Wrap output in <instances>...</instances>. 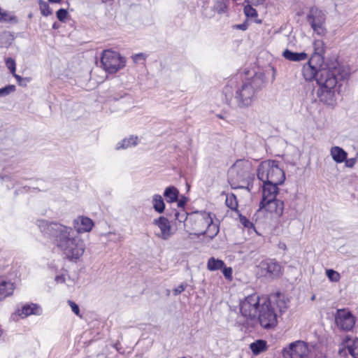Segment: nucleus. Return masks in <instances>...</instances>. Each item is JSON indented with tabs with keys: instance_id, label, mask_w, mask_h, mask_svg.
<instances>
[{
	"instance_id": "obj_1",
	"label": "nucleus",
	"mask_w": 358,
	"mask_h": 358,
	"mask_svg": "<svg viewBox=\"0 0 358 358\" xmlns=\"http://www.w3.org/2000/svg\"><path fill=\"white\" fill-rule=\"evenodd\" d=\"M302 73L306 80H315L320 88L317 95L320 101L331 106L335 101V92L339 91L343 82L347 80L350 71L338 62L323 64L310 57L302 69Z\"/></svg>"
},
{
	"instance_id": "obj_2",
	"label": "nucleus",
	"mask_w": 358,
	"mask_h": 358,
	"mask_svg": "<svg viewBox=\"0 0 358 358\" xmlns=\"http://www.w3.org/2000/svg\"><path fill=\"white\" fill-rule=\"evenodd\" d=\"M38 226L68 260L76 262L83 256L85 243L72 227L45 220H38Z\"/></svg>"
},
{
	"instance_id": "obj_3",
	"label": "nucleus",
	"mask_w": 358,
	"mask_h": 358,
	"mask_svg": "<svg viewBox=\"0 0 358 358\" xmlns=\"http://www.w3.org/2000/svg\"><path fill=\"white\" fill-rule=\"evenodd\" d=\"M262 83L263 81L259 77L255 76L238 87L237 78H232L223 87L222 99L230 106L234 101L238 108H248L257 99V94L262 89Z\"/></svg>"
},
{
	"instance_id": "obj_4",
	"label": "nucleus",
	"mask_w": 358,
	"mask_h": 358,
	"mask_svg": "<svg viewBox=\"0 0 358 358\" xmlns=\"http://www.w3.org/2000/svg\"><path fill=\"white\" fill-rule=\"evenodd\" d=\"M257 176L262 182L281 185L285 180V174L279 166V162L275 160H266L258 166Z\"/></svg>"
},
{
	"instance_id": "obj_5",
	"label": "nucleus",
	"mask_w": 358,
	"mask_h": 358,
	"mask_svg": "<svg viewBox=\"0 0 358 358\" xmlns=\"http://www.w3.org/2000/svg\"><path fill=\"white\" fill-rule=\"evenodd\" d=\"M263 300H267L265 298H260L257 293L250 294L241 300L239 303V309L241 315L247 320H253L256 319L257 314L262 308Z\"/></svg>"
},
{
	"instance_id": "obj_6",
	"label": "nucleus",
	"mask_w": 358,
	"mask_h": 358,
	"mask_svg": "<svg viewBox=\"0 0 358 358\" xmlns=\"http://www.w3.org/2000/svg\"><path fill=\"white\" fill-rule=\"evenodd\" d=\"M251 165L248 161L237 160L228 171V180L231 185L239 187V183L245 182L250 177Z\"/></svg>"
},
{
	"instance_id": "obj_7",
	"label": "nucleus",
	"mask_w": 358,
	"mask_h": 358,
	"mask_svg": "<svg viewBox=\"0 0 358 358\" xmlns=\"http://www.w3.org/2000/svg\"><path fill=\"white\" fill-rule=\"evenodd\" d=\"M101 63L108 73H114L125 66L124 59L118 52L110 50L103 52Z\"/></svg>"
},
{
	"instance_id": "obj_8",
	"label": "nucleus",
	"mask_w": 358,
	"mask_h": 358,
	"mask_svg": "<svg viewBox=\"0 0 358 358\" xmlns=\"http://www.w3.org/2000/svg\"><path fill=\"white\" fill-rule=\"evenodd\" d=\"M258 320L264 329H269L277 325V315L271 306L270 301L263 300L262 308L258 313Z\"/></svg>"
},
{
	"instance_id": "obj_9",
	"label": "nucleus",
	"mask_w": 358,
	"mask_h": 358,
	"mask_svg": "<svg viewBox=\"0 0 358 358\" xmlns=\"http://www.w3.org/2000/svg\"><path fill=\"white\" fill-rule=\"evenodd\" d=\"M306 19L315 33L319 36H323L326 34L327 29L324 26L326 16L321 10L317 8H311Z\"/></svg>"
},
{
	"instance_id": "obj_10",
	"label": "nucleus",
	"mask_w": 358,
	"mask_h": 358,
	"mask_svg": "<svg viewBox=\"0 0 358 358\" xmlns=\"http://www.w3.org/2000/svg\"><path fill=\"white\" fill-rule=\"evenodd\" d=\"M210 215L211 213L206 211H196L189 215L188 223L194 231V235L198 238L202 236L201 232L204 231Z\"/></svg>"
},
{
	"instance_id": "obj_11",
	"label": "nucleus",
	"mask_w": 358,
	"mask_h": 358,
	"mask_svg": "<svg viewBox=\"0 0 358 358\" xmlns=\"http://www.w3.org/2000/svg\"><path fill=\"white\" fill-rule=\"evenodd\" d=\"M308 354L306 343L301 341L292 343L288 348L283 349L282 355L285 358H303Z\"/></svg>"
},
{
	"instance_id": "obj_12",
	"label": "nucleus",
	"mask_w": 358,
	"mask_h": 358,
	"mask_svg": "<svg viewBox=\"0 0 358 358\" xmlns=\"http://www.w3.org/2000/svg\"><path fill=\"white\" fill-rule=\"evenodd\" d=\"M335 321L339 329L345 331H350L355 324V317L345 309H339L335 315Z\"/></svg>"
},
{
	"instance_id": "obj_13",
	"label": "nucleus",
	"mask_w": 358,
	"mask_h": 358,
	"mask_svg": "<svg viewBox=\"0 0 358 358\" xmlns=\"http://www.w3.org/2000/svg\"><path fill=\"white\" fill-rule=\"evenodd\" d=\"M259 210H264L268 213H274L278 217H280L283 213L284 203L278 199L261 201L259 203Z\"/></svg>"
},
{
	"instance_id": "obj_14",
	"label": "nucleus",
	"mask_w": 358,
	"mask_h": 358,
	"mask_svg": "<svg viewBox=\"0 0 358 358\" xmlns=\"http://www.w3.org/2000/svg\"><path fill=\"white\" fill-rule=\"evenodd\" d=\"M153 224L160 229V234H157V236L162 239L165 241L168 240L173 234L171 231L170 222L166 217L161 216L157 219H155L153 220Z\"/></svg>"
},
{
	"instance_id": "obj_15",
	"label": "nucleus",
	"mask_w": 358,
	"mask_h": 358,
	"mask_svg": "<svg viewBox=\"0 0 358 358\" xmlns=\"http://www.w3.org/2000/svg\"><path fill=\"white\" fill-rule=\"evenodd\" d=\"M260 266L269 277H278L281 273L282 266L275 259H266L261 262Z\"/></svg>"
},
{
	"instance_id": "obj_16",
	"label": "nucleus",
	"mask_w": 358,
	"mask_h": 358,
	"mask_svg": "<svg viewBox=\"0 0 358 358\" xmlns=\"http://www.w3.org/2000/svg\"><path fill=\"white\" fill-rule=\"evenodd\" d=\"M73 227L76 233L78 234L88 232L92 230L94 222L87 217L80 216L73 220Z\"/></svg>"
},
{
	"instance_id": "obj_17",
	"label": "nucleus",
	"mask_w": 358,
	"mask_h": 358,
	"mask_svg": "<svg viewBox=\"0 0 358 358\" xmlns=\"http://www.w3.org/2000/svg\"><path fill=\"white\" fill-rule=\"evenodd\" d=\"M215 217V215L211 213L204 231L201 232L202 236L206 234L210 239H213L220 231L219 221L214 222L213 218Z\"/></svg>"
},
{
	"instance_id": "obj_18",
	"label": "nucleus",
	"mask_w": 358,
	"mask_h": 358,
	"mask_svg": "<svg viewBox=\"0 0 358 358\" xmlns=\"http://www.w3.org/2000/svg\"><path fill=\"white\" fill-rule=\"evenodd\" d=\"M17 313L22 317L31 315H40L42 314V308L36 303L25 304L17 310Z\"/></svg>"
},
{
	"instance_id": "obj_19",
	"label": "nucleus",
	"mask_w": 358,
	"mask_h": 358,
	"mask_svg": "<svg viewBox=\"0 0 358 358\" xmlns=\"http://www.w3.org/2000/svg\"><path fill=\"white\" fill-rule=\"evenodd\" d=\"M278 185L273 183L263 182L262 201L276 199L278 192Z\"/></svg>"
},
{
	"instance_id": "obj_20",
	"label": "nucleus",
	"mask_w": 358,
	"mask_h": 358,
	"mask_svg": "<svg viewBox=\"0 0 358 358\" xmlns=\"http://www.w3.org/2000/svg\"><path fill=\"white\" fill-rule=\"evenodd\" d=\"M14 289V284L10 280H7L3 276H0V301L10 296L13 293Z\"/></svg>"
},
{
	"instance_id": "obj_21",
	"label": "nucleus",
	"mask_w": 358,
	"mask_h": 358,
	"mask_svg": "<svg viewBox=\"0 0 358 358\" xmlns=\"http://www.w3.org/2000/svg\"><path fill=\"white\" fill-rule=\"evenodd\" d=\"M330 155L333 160L338 164L344 162L348 157V153L339 146L331 147Z\"/></svg>"
},
{
	"instance_id": "obj_22",
	"label": "nucleus",
	"mask_w": 358,
	"mask_h": 358,
	"mask_svg": "<svg viewBox=\"0 0 358 358\" xmlns=\"http://www.w3.org/2000/svg\"><path fill=\"white\" fill-rule=\"evenodd\" d=\"M314 54L311 57H315V60L318 62H323L322 55L325 52L324 43L322 40H315L313 42Z\"/></svg>"
},
{
	"instance_id": "obj_23",
	"label": "nucleus",
	"mask_w": 358,
	"mask_h": 358,
	"mask_svg": "<svg viewBox=\"0 0 358 358\" xmlns=\"http://www.w3.org/2000/svg\"><path fill=\"white\" fill-rule=\"evenodd\" d=\"M282 56L289 61L301 62L308 58V55L304 52H294L288 49L284 50Z\"/></svg>"
},
{
	"instance_id": "obj_24",
	"label": "nucleus",
	"mask_w": 358,
	"mask_h": 358,
	"mask_svg": "<svg viewBox=\"0 0 358 358\" xmlns=\"http://www.w3.org/2000/svg\"><path fill=\"white\" fill-rule=\"evenodd\" d=\"M179 194L178 189L174 186L167 187L164 192V196L167 203L176 202Z\"/></svg>"
},
{
	"instance_id": "obj_25",
	"label": "nucleus",
	"mask_w": 358,
	"mask_h": 358,
	"mask_svg": "<svg viewBox=\"0 0 358 358\" xmlns=\"http://www.w3.org/2000/svg\"><path fill=\"white\" fill-rule=\"evenodd\" d=\"M138 144V136L131 135L128 138H124L116 145V150L127 149Z\"/></svg>"
},
{
	"instance_id": "obj_26",
	"label": "nucleus",
	"mask_w": 358,
	"mask_h": 358,
	"mask_svg": "<svg viewBox=\"0 0 358 358\" xmlns=\"http://www.w3.org/2000/svg\"><path fill=\"white\" fill-rule=\"evenodd\" d=\"M173 217L175 220V224H177V222L178 223H184L185 227L187 226L189 215L185 211V209H178L173 210Z\"/></svg>"
},
{
	"instance_id": "obj_27",
	"label": "nucleus",
	"mask_w": 358,
	"mask_h": 358,
	"mask_svg": "<svg viewBox=\"0 0 358 358\" xmlns=\"http://www.w3.org/2000/svg\"><path fill=\"white\" fill-rule=\"evenodd\" d=\"M250 350L252 353L255 355H259L260 353L267 350V343L264 340H257L250 345Z\"/></svg>"
},
{
	"instance_id": "obj_28",
	"label": "nucleus",
	"mask_w": 358,
	"mask_h": 358,
	"mask_svg": "<svg viewBox=\"0 0 358 358\" xmlns=\"http://www.w3.org/2000/svg\"><path fill=\"white\" fill-rule=\"evenodd\" d=\"M229 0H215L213 10L219 15L225 14L228 12Z\"/></svg>"
},
{
	"instance_id": "obj_29",
	"label": "nucleus",
	"mask_w": 358,
	"mask_h": 358,
	"mask_svg": "<svg viewBox=\"0 0 358 358\" xmlns=\"http://www.w3.org/2000/svg\"><path fill=\"white\" fill-rule=\"evenodd\" d=\"M152 203L153 208L158 213H162L165 210V203L160 194H155L152 196Z\"/></svg>"
},
{
	"instance_id": "obj_30",
	"label": "nucleus",
	"mask_w": 358,
	"mask_h": 358,
	"mask_svg": "<svg viewBox=\"0 0 358 358\" xmlns=\"http://www.w3.org/2000/svg\"><path fill=\"white\" fill-rule=\"evenodd\" d=\"M14 40L13 36L9 31H2L0 33V48H8Z\"/></svg>"
},
{
	"instance_id": "obj_31",
	"label": "nucleus",
	"mask_w": 358,
	"mask_h": 358,
	"mask_svg": "<svg viewBox=\"0 0 358 358\" xmlns=\"http://www.w3.org/2000/svg\"><path fill=\"white\" fill-rule=\"evenodd\" d=\"M224 266V262L222 260L210 257L208 260L207 268L209 271H217L222 269Z\"/></svg>"
},
{
	"instance_id": "obj_32",
	"label": "nucleus",
	"mask_w": 358,
	"mask_h": 358,
	"mask_svg": "<svg viewBox=\"0 0 358 358\" xmlns=\"http://www.w3.org/2000/svg\"><path fill=\"white\" fill-rule=\"evenodd\" d=\"M225 204L231 210L238 213V201L236 196L234 194L230 193L227 194Z\"/></svg>"
},
{
	"instance_id": "obj_33",
	"label": "nucleus",
	"mask_w": 358,
	"mask_h": 358,
	"mask_svg": "<svg viewBox=\"0 0 358 358\" xmlns=\"http://www.w3.org/2000/svg\"><path fill=\"white\" fill-rule=\"evenodd\" d=\"M348 351L353 358H358V338L348 345Z\"/></svg>"
},
{
	"instance_id": "obj_34",
	"label": "nucleus",
	"mask_w": 358,
	"mask_h": 358,
	"mask_svg": "<svg viewBox=\"0 0 358 358\" xmlns=\"http://www.w3.org/2000/svg\"><path fill=\"white\" fill-rule=\"evenodd\" d=\"M38 5L41 13L43 15L48 16L52 14V11L50 8L49 4L46 1L43 0H39Z\"/></svg>"
},
{
	"instance_id": "obj_35",
	"label": "nucleus",
	"mask_w": 358,
	"mask_h": 358,
	"mask_svg": "<svg viewBox=\"0 0 358 358\" xmlns=\"http://www.w3.org/2000/svg\"><path fill=\"white\" fill-rule=\"evenodd\" d=\"M0 21H3L5 22H10L12 21H16L15 17L14 15H10L9 13L3 11L0 8Z\"/></svg>"
},
{
	"instance_id": "obj_36",
	"label": "nucleus",
	"mask_w": 358,
	"mask_h": 358,
	"mask_svg": "<svg viewBox=\"0 0 358 358\" xmlns=\"http://www.w3.org/2000/svg\"><path fill=\"white\" fill-rule=\"evenodd\" d=\"M15 86L14 85H8L4 87L0 88V97L6 96L10 93L15 91Z\"/></svg>"
},
{
	"instance_id": "obj_37",
	"label": "nucleus",
	"mask_w": 358,
	"mask_h": 358,
	"mask_svg": "<svg viewBox=\"0 0 358 358\" xmlns=\"http://www.w3.org/2000/svg\"><path fill=\"white\" fill-rule=\"evenodd\" d=\"M326 274L328 278L332 282H338L340 280V274L333 269L327 270Z\"/></svg>"
},
{
	"instance_id": "obj_38",
	"label": "nucleus",
	"mask_w": 358,
	"mask_h": 358,
	"mask_svg": "<svg viewBox=\"0 0 358 358\" xmlns=\"http://www.w3.org/2000/svg\"><path fill=\"white\" fill-rule=\"evenodd\" d=\"M244 13L248 17H255L257 16V10L250 4L245 6Z\"/></svg>"
},
{
	"instance_id": "obj_39",
	"label": "nucleus",
	"mask_w": 358,
	"mask_h": 358,
	"mask_svg": "<svg viewBox=\"0 0 358 358\" xmlns=\"http://www.w3.org/2000/svg\"><path fill=\"white\" fill-rule=\"evenodd\" d=\"M239 220L241 224L245 228L252 229L255 228L252 222H251L245 216L239 214Z\"/></svg>"
},
{
	"instance_id": "obj_40",
	"label": "nucleus",
	"mask_w": 358,
	"mask_h": 358,
	"mask_svg": "<svg viewBox=\"0 0 358 358\" xmlns=\"http://www.w3.org/2000/svg\"><path fill=\"white\" fill-rule=\"evenodd\" d=\"M6 64L7 68L10 70V73L13 76L15 74L16 64L13 59L9 57L6 60Z\"/></svg>"
},
{
	"instance_id": "obj_41",
	"label": "nucleus",
	"mask_w": 358,
	"mask_h": 358,
	"mask_svg": "<svg viewBox=\"0 0 358 358\" xmlns=\"http://www.w3.org/2000/svg\"><path fill=\"white\" fill-rule=\"evenodd\" d=\"M13 76L16 79L17 84L22 87H26L27 83L31 80L29 78H22L16 73L14 74Z\"/></svg>"
},
{
	"instance_id": "obj_42",
	"label": "nucleus",
	"mask_w": 358,
	"mask_h": 358,
	"mask_svg": "<svg viewBox=\"0 0 358 358\" xmlns=\"http://www.w3.org/2000/svg\"><path fill=\"white\" fill-rule=\"evenodd\" d=\"M57 17L60 22H64L67 15L68 11L64 8H60L57 11Z\"/></svg>"
},
{
	"instance_id": "obj_43",
	"label": "nucleus",
	"mask_w": 358,
	"mask_h": 358,
	"mask_svg": "<svg viewBox=\"0 0 358 358\" xmlns=\"http://www.w3.org/2000/svg\"><path fill=\"white\" fill-rule=\"evenodd\" d=\"M188 201V199L182 195L180 197L178 196V207L180 208V209H185V206L186 205L187 202Z\"/></svg>"
},
{
	"instance_id": "obj_44",
	"label": "nucleus",
	"mask_w": 358,
	"mask_h": 358,
	"mask_svg": "<svg viewBox=\"0 0 358 358\" xmlns=\"http://www.w3.org/2000/svg\"><path fill=\"white\" fill-rule=\"evenodd\" d=\"M187 283L182 282L180 285H179L177 287H176L173 289V294L175 296H177L180 294H181L187 287Z\"/></svg>"
},
{
	"instance_id": "obj_45",
	"label": "nucleus",
	"mask_w": 358,
	"mask_h": 358,
	"mask_svg": "<svg viewBox=\"0 0 358 358\" xmlns=\"http://www.w3.org/2000/svg\"><path fill=\"white\" fill-rule=\"evenodd\" d=\"M69 305L71 308L72 311L78 316H80V308L77 303L72 301H68Z\"/></svg>"
},
{
	"instance_id": "obj_46",
	"label": "nucleus",
	"mask_w": 358,
	"mask_h": 358,
	"mask_svg": "<svg viewBox=\"0 0 358 358\" xmlns=\"http://www.w3.org/2000/svg\"><path fill=\"white\" fill-rule=\"evenodd\" d=\"M222 273L227 279H231L232 278V269L231 267H226L225 265L222 268Z\"/></svg>"
},
{
	"instance_id": "obj_47",
	"label": "nucleus",
	"mask_w": 358,
	"mask_h": 358,
	"mask_svg": "<svg viewBox=\"0 0 358 358\" xmlns=\"http://www.w3.org/2000/svg\"><path fill=\"white\" fill-rule=\"evenodd\" d=\"M356 158H350V159H347L344 161L345 162V166L348 167V168H352L354 167L355 163H356Z\"/></svg>"
},
{
	"instance_id": "obj_48",
	"label": "nucleus",
	"mask_w": 358,
	"mask_h": 358,
	"mask_svg": "<svg viewBox=\"0 0 358 358\" xmlns=\"http://www.w3.org/2000/svg\"><path fill=\"white\" fill-rule=\"evenodd\" d=\"M132 59L135 63H138L141 60H145V57L143 53H138L132 56Z\"/></svg>"
},
{
	"instance_id": "obj_49",
	"label": "nucleus",
	"mask_w": 358,
	"mask_h": 358,
	"mask_svg": "<svg viewBox=\"0 0 358 358\" xmlns=\"http://www.w3.org/2000/svg\"><path fill=\"white\" fill-rule=\"evenodd\" d=\"M9 267L8 264H6L5 260L0 259V273H3V271Z\"/></svg>"
},
{
	"instance_id": "obj_50",
	"label": "nucleus",
	"mask_w": 358,
	"mask_h": 358,
	"mask_svg": "<svg viewBox=\"0 0 358 358\" xmlns=\"http://www.w3.org/2000/svg\"><path fill=\"white\" fill-rule=\"evenodd\" d=\"M248 3L253 6H259L263 4L265 0H246Z\"/></svg>"
},
{
	"instance_id": "obj_51",
	"label": "nucleus",
	"mask_w": 358,
	"mask_h": 358,
	"mask_svg": "<svg viewBox=\"0 0 358 358\" xmlns=\"http://www.w3.org/2000/svg\"><path fill=\"white\" fill-rule=\"evenodd\" d=\"M55 280L57 283H64L65 282V277L64 275H58L55 276Z\"/></svg>"
},
{
	"instance_id": "obj_52",
	"label": "nucleus",
	"mask_w": 358,
	"mask_h": 358,
	"mask_svg": "<svg viewBox=\"0 0 358 358\" xmlns=\"http://www.w3.org/2000/svg\"><path fill=\"white\" fill-rule=\"evenodd\" d=\"M280 304L278 305V306L280 308V311L281 313L285 312V310H287V306H286L285 302L280 301Z\"/></svg>"
},
{
	"instance_id": "obj_53",
	"label": "nucleus",
	"mask_w": 358,
	"mask_h": 358,
	"mask_svg": "<svg viewBox=\"0 0 358 358\" xmlns=\"http://www.w3.org/2000/svg\"><path fill=\"white\" fill-rule=\"evenodd\" d=\"M236 28L241 30H246L248 27L245 24H240L236 25Z\"/></svg>"
},
{
	"instance_id": "obj_54",
	"label": "nucleus",
	"mask_w": 358,
	"mask_h": 358,
	"mask_svg": "<svg viewBox=\"0 0 358 358\" xmlns=\"http://www.w3.org/2000/svg\"><path fill=\"white\" fill-rule=\"evenodd\" d=\"M278 248L282 250H287V245H286L285 243H284V242H280L278 243Z\"/></svg>"
},
{
	"instance_id": "obj_55",
	"label": "nucleus",
	"mask_w": 358,
	"mask_h": 358,
	"mask_svg": "<svg viewBox=\"0 0 358 358\" xmlns=\"http://www.w3.org/2000/svg\"><path fill=\"white\" fill-rule=\"evenodd\" d=\"M50 2L52 3H59L62 0H48Z\"/></svg>"
},
{
	"instance_id": "obj_56",
	"label": "nucleus",
	"mask_w": 358,
	"mask_h": 358,
	"mask_svg": "<svg viewBox=\"0 0 358 358\" xmlns=\"http://www.w3.org/2000/svg\"><path fill=\"white\" fill-rule=\"evenodd\" d=\"M52 28L53 29H57L58 28V25H57V22H55L52 25Z\"/></svg>"
},
{
	"instance_id": "obj_57",
	"label": "nucleus",
	"mask_w": 358,
	"mask_h": 358,
	"mask_svg": "<svg viewBox=\"0 0 358 358\" xmlns=\"http://www.w3.org/2000/svg\"><path fill=\"white\" fill-rule=\"evenodd\" d=\"M178 358H185V357H178Z\"/></svg>"
}]
</instances>
